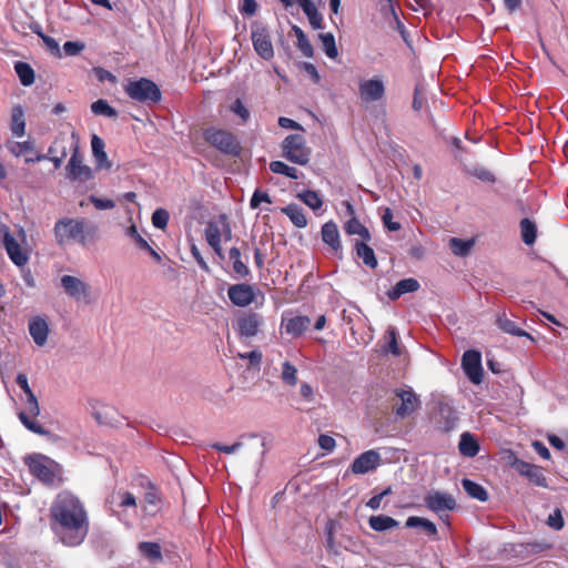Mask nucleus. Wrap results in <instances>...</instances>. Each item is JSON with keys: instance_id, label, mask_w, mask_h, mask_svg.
<instances>
[{"instance_id": "f257e3e1", "label": "nucleus", "mask_w": 568, "mask_h": 568, "mask_svg": "<svg viewBox=\"0 0 568 568\" xmlns=\"http://www.w3.org/2000/svg\"><path fill=\"white\" fill-rule=\"evenodd\" d=\"M51 526L67 546L80 545L89 530L88 515L83 504L74 495L63 491L50 507Z\"/></svg>"}, {"instance_id": "f03ea898", "label": "nucleus", "mask_w": 568, "mask_h": 568, "mask_svg": "<svg viewBox=\"0 0 568 568\" xmlns=\"http://www.w3.org/2000/svg\"><path fill=\"white\" fill-rule=\"evenodd\" d=\"M54 236L59 245L77 241L80 244L85 243L87 223L84 219L64 217L54 224Z\"/></svg>"}, {"instance_id": "7ed1b4c3", "label": "nucleus", "mask_w": 568, "mask_h": 568, "mask_svg": "<svg viewBox=\"0 0 568 568\" xmlns=\"http://www.w3.org/2000/svg\"><path fill=\"white\" fill-rule=\"evenodd\" d=\"M204 140L216 150L229 155H239L241 144L237 138L223 129L207 128L203 133Z\"/></svg>"}, {"instance_id": "20e7f679", "label": "nucleus", "mask_w": 568, "mask_h": 568, "mask_svg": "<svg viewBox=\"0 0 568 568\" xmlns=\"http://www.w3.org/2000/svg\"><path fill=\"white\" fill-rule=\"evenodd\" d=\"M282 155L292 163L306 165L311 159V149L301 134H290L282 142Z\"/></svg>"}, {"instance_id": "39448f33", "label": "nucleus", "mask_w": 568, "mask_h": 568, "mask_svg": "<svg viewBox=\"0 0 568 568\" xmlns=\"http://www.w3.org/2000/svg\"><path fill=\"white\" fill-rule=\"evenodd\" d=\"M125 93L133 100L143 103H155L161 100L159 87L146 78L130 81L125 87Z\"/></svg>"}, {"instance_id": "423d86ee", "label": "nucleus", "mask_w": 568, "mask_h": 568, "mask_svg": "<svg viewBox=\"0 0 568 568\" xmlns=\"http://www.w3.org/2000/svg\"><path fill=\"white\" fill-rule=\"evenodd\" d=\"M60 287L73 301L84 304L91 303V286L82 277L64 274L60 277Z\"/></svg>"}, {"instance_id": "0eeeda50", "label": "nucleus", "mask_w": 568, "mask_h": 568, "mask_svg": "<svg viewBox=\"0 0 568 568\" xmlns=\"http://www.w3.org/2000/svg\"><path fill=\"white\" fill-rule=\"evenodd\" d=\"M30 473L44 484H53L57 476V464L50 458L36 454L26 458Z\"/></svg>"}, {"instance_id": "6e6552de", "label": "nucleus", "mask_w": 568, "mask_h": 568, "mask_svg": "<svg viewBox=\"0 0 568 568\" xmlns=\"http://www.w3.org/2000/svg\"><path fill=\"white\" fill-rule=\"evenodd\" d=\"M251 40L255 52L264 60L268 61L274 57V48L267 29L258 22L251 27Z\"/></svg>"}, {"instance_id": "1a4fd4ad", "label": "nucleus", "mask_w": 568, "mask_h": 568, "mask_svg": "<svg viewBox=\"0 0 568 568\" xmlns=\"http://www.w3.org/2000/svg\"><path fill=\"white\" fill-rule=\"evenodd\" d=\"M67 176L71 181L87 182L92 179V169L83 163L78 142L73 143L72 155L65 166Z\"/></svg>"}, {"instance_id": "9d476101", "label": "nucleus", "mask_w": 568, "mask_h": 568, "mask_svg": "<svg viewBox=\"0 0 568 568\" xmlns=\"http://www.w3.org/2000/svg\"><path fill=\"white\" fill-rule=\"evenodd\" d=\"M264 325V317L255 312L242 313L236 322L235 329L241 338H252L258 334Z\"/></svg>"}, {"instance_id": "9b49d317", "label": "nucleus", "mask_w": 568, "mask_h": 568, "mask_svg": "<svg viewBox=\"0 0 568 568\" xmlns=\"http://www.w3.org/2000/svg\"><path fill=\"white\" fill-rule=\"evenodd\" d=\"M462 367L471 383L478 385L483 382L481 354L478 351H466L462 357Z\"/></svg>"}, {"instance_id": "f8f14e48", "label": "nucleus", "mask_w": 568, "mask_h": 568, "mask_svg": "<svg viewBox=\"0 0 568 568\" xmlns=\"http://www.w3.org/2000/svg\"><path fill=\"white\" fill-rule=\"evenodd\" d=\"M510 465L518 471L520 476L526 477L531 484L542 488L548 487L547 478L545 477L540 466L527 463L517 457H514Z\"/></svg>"}, {"instance_id": "ddd939ff", "label": "nucleus", "mask_w": 568, "mask_h": 568, "mask_svg": "<svg viewBox=\"0 0 568 568\" xmlns=\"http://www.w3.org/2000/svg\"><path fill=\"white\" fill-rule=\"evenodd\" d=\"M359 98L362 102L369 103L379 101L385 95V84L378 78L367 79L359 81L358 84Z\"/></svg>"}, {"instance_id": "4468645a", "label": "nucleus", "mask_w": 568, "mask_h": 568, "mask_svg": "<svg viewBox=\"0 0 568 568\" xmlns=\"http://www.w3.org/2000/svg\"><path fill=\"white\" fill-rule=\"evenodd\" d=\"M382 462L381 454L374 449L366 450L357 456L351 465V470L356 475H364L375 470Z\"/></svg>"}, {"instance_id": "2eb2a0df", "label": "nucleus", "mask_w": 568, "mask_h": 568, "mask_svg": "<svg viewBox=\"0 0 568 568\" xmlns=\"http://www.w3.org/2000/svg\"><path fill=\"white\" fill-rule=\"evenodd\" d=\"M87 407L92 417L100 425H110L114 419L115 409L113 406L102 402L99 398L90 397L87 400Z\"/></svg>"}, {"instance_id": "dca6fc26", "label": "nucleus", "mask_w": 568, "mask_h": 568, "mask_svg": "<svg viewBox=\"0 0 568 568\" xmlns=\"http://www.w3.org/2000/svg\"><path fill=\"white\" fill-rule=\"evenodd\" d=\"M424 500L426 507L437 514L456 508L454 496L444 491H433L428 494Z\"/></svg>"}, {"instance_id": "f3484780", "label": "nucleus", "mask_w": 568, "mask_h": 568, "mask_svg": "<svg viewBox=\"0 0 568 568\" xmlns=\"http://www.w3.org/2000/svg\"><path fill=\"white\" fill-rule=\"evenodd\" d=\"M7 149L14 156L28 155L26 158L27 163L47 160V155L38 153L34 143L30 140L23 142H8Z\"/></svg>"}, {"instance_id": "a211bd4d", "label": "nucleus", "mask_w": 568, "mask_h": 568, "mask_svg": "<svg viewBox=\"0 0 568 568\" xmlns=\"http://www.w3.org/2000/svg\"><path fill=\"white\" fill-rule=\"evenodd\" d=\"M227 295L231 302L240 307H245L255 300L253 286L244 283L230 286Z\"/></svg>"}, {"instance_id": "6ab92c4d", "label": "nucleus", "mask_w": 568, "mask_h": 568, "mask_svg": "<svg viewBox=\"0 0 568 568\" xmlns=\"http://www.w3.org/2000/svg\"><path fill=\"white\" fill-rule=\"evenodd\" d=\"M29 334L34 344L42 347L47 344L50 333L48 321L42 316H33L29 320Z\"/></svg>"}, {"instance_id": "aec40b11", "label": "nucleus", "mask_w": 568, "mask_h": 568, "mask_svg": "<svg viewBox=\"0 0 568 568\" xmlns=\"http://www.w3.org/2000/svg\"><path fill=\"white\" fill-rule=\"evenodd\" d=\"M2 244L6 248L8 256L17 266H24L28 263L29 256L27 252H24L21 248L18 241L10 233V230L8 231V233H6V236L2 240Z\"/></svg>"}, {"instance_id": "412c9836", "label": "nucleus", "mask_w": 568, "mask_h": 568, "mask_svg": "<svg viewBox=\"0 0 568 568\" xmlns=\"http://www.w3.org/2000/svg\"><path fill=\"white\" fill-rule=\"evenodd\" d=\"M310 325L311 320L308 316L282 317V327L285 329V333L294 337L301 336Z\"/></svg>"}, {"instance_id": "4be33fe9", "label": "nucleus", "mask_w": 568, "mask_h": 568, "mask_svg": "<svg viewBox=\"0 0 568 568\" xmlns=\"http://www.w3.org/2000/svg\"><path fill=\"white\" fill-rule=\"evenodd\" d=\"M222 224L216 222H209L205 227V240L207 244L214 250V252L223 258V251H222Z\"/></svg>"}, {"instance_id": "5701e85b", "label": "nucleus", "mask_w": 568, "mask_h": 568, "mask_svg": "<svg viewBox=\"0 0 568 568\" xmlns=\"http://www.w3.org/2000/svg\"><path fill=\"white\" fill-rule=\"evenodd\" d=\"M402 404L396 409V415L399 417H406L414 413L419 407L418 397L410 390H400L397 393Z\"/></svg>"}, {"instance_id": "b1692460", "label": "nucleus", "mask_w": 568, "mask_h": 568, "mask_svg": "<svg viewBox=\"0 0 568 568\" xmlns=\"http://www.w3.org/2000/svg\"><path fill=\"white\" fill-rule=\"evenodd\" d=\"M457 422V415L454 408L445 402L439 403L438 407V419L437 423L439 428L444 432L452 430Z\"/></svg>"}, {"instance_id": "393cba45", "label": "nucleus", "mask_w": 568, "mask_h": 568, "mask_svg": "<svg viewBox=\"0 0 568 568\" xmlns=\"http://www.w3.org/2000/svg\"><path fill=\"white\" fill-rule=\"evenodd\" d=\"M322 240L334 251L341 248L339 232L336 223L331 221L322 226Z\"/></svg>"}, {"instance_id": "a878e982", "label": "nucleus", "mask_w": 568, "mask_h": 568, "mask_svg": "<svg viewBox=\"0 0 568 568\" xmlns=\"http://www.w3.org/2000/svg\"><path fill=\"white\" fill-rule=\"evenodd\" d=\"M10 129L12 134L17 138H21L26 134L24 111L19 104L12 108Z\"/></svg>"}, {"instance_id": "bb28decb", "label": "nucleus", "mask_w": 568, "mask_h": 568, "mask_svg": "<svg viewBox=\"0 0 568 568\" xmlns=\"http://www.w3.org/2000/svg\"><path fill=\"white\" fill-rule=\"evenodd\" d=\"M138 550L151 562H160L163 559L161 546L158 542L142 541L138 545Z\"/></svg>"}, {"instance_id": "cd10ccee", "label": "nucleus", "mask_w": 568, "mask_h": 568, "mask_svg": "<svg viewBox=\"0 0 568 568\" xmlns=\"http://www.w3.org/2000/svg\"><path fill=\"white\" fill-rule=\"evenodd\" d=\"M419 288V283L415 278L400 280L394 287L388 292L390 300H397L399 296L406 293L416 292Z\"/></svg>"}, {"instance_id": "c85d7f7f", "label": "nucleus", "mask_w": 568, "mask_h": 568, "mask_svg": "<svg viewBox=\"0 0 568 568\" xmlns=\"http://www.w3.org/2000/svg\"><path fill=\"white\" fill-rule=\"evenodd\" d=\"M91 148H92V154L97 160L98 166L110 169L111 163L108 161V155L104 151L103 140L100 136L94 134L91 139Z\"/></svg>"}, {"instance_id": "c756f323", "label": "nucleus", "mask_w": 568, "mask_h": 568, "mask_svg": "<svg viewBox=\"0 0 568 568\" xmlns=\"http://www.w3.org/2000/svg\"><path fill=\"white\" fill-rule=\"evenodd\" d=\"M458 448L462 455L466 457H474L479 452V445L475 437L469 433H464L460 436Z\"/></svg>"}, {"instance_id": "7c9ffc66", "label": "nucleus", "mask_w": 568, "mask_h": 568, "mask_svg": "<svg viewBox=\"0 0 568 568\" xmlns=\"http://www.w3.org/2000/svg\"><path fill=\"white\" fill-rule=\"evenodd\" d=\"M368 525L375 531H385L397 527L399 524L397 520L389 516L377 515L369 517Z\"/></svg>"}, {"instance_id": "2f4dec72", "label": "nucleus", "mask_w": 568, "mask_h": 568, "mask_svg": "<svg viewBox=\"0 0 568 568\" xmlns=\"http://www.w3.org/2000/svg\"><path fill=\"white\" fill-rule=\"evenodd\" d=\"M282 212L290 217L295 226L305 227L307 225V219L304 211L297 204H290L286 207H283Z\"/></svg>"}, {"instance_id": "473e14b6", "label": "nucleus", "mask_w": 568, "mask_h": 568, "mask_svg": "<svg viewBox=\"0 0 568 568\" xmlns=\"http://www.w3.org/2000/svg\"><path fill=\"white\" fill-rule=\"evenodd\" d=\"M355 248L357 256L363 260V263L366 266L371 268H375L377 266V260L372 247L363 242H356Z\"/></svg>"}, {"instance_id": "72a5a7b5", "label": "nucleus", "mask_w": 568, "mask_h": 568, "mask_svg": "<svg viewBox=\"0 0 568 568\" xmlns=\"http://www.w3.org/2000/svg\"><path fill=\"white\" fill-rule=\"evenodd\" d=\"M462 486L471 498L479 501H486L488 499V493L481 485L470 479H463Z\"/></svg>"}, {"instance_id": "f704fd0d", "label": "nucleus", "mask_w": 568, "mask_h": 568, "mask_svg": "<svg viewBox=\"0 0 568 568\" xmlns=\"http://www.w3.org/2000/svg\"><path fill=\"white\" fill-rule=\"evenodd\" d=\"M475 240H462L457 237L449 239V247L456 256H466L470 253Z\"/></svg>"}, {"instance_id": "c9c22d12", "label": "nucleus", "mask_w": 568, "mask_h": 568, "mask_svg": "<svg viewBox=\"0 0 568 568\" xmlns=\"http://www.w3.org/2000/svg\"><path fill=\"white\" fill-rule=\"evenodd\" d=\"M229 258L232 261L233 271L240 277H246L250 275V268L247 265L241 260V251L237 247H231L229 251Z\"/></svg>"}, {"instance_id": "e433bc0d", "label": "nucleus", "mask_w": 568, "mask_h": 568, "mask_svg": "<svg viewBox=\"0 0 568 568\" xmlns=\"http://www.w3.org/2000/svg\"><path fill=\"white\" fill-rule=\"evenodd\" d=\"M14 70L21 84L24 87H29L34 82V71L28 63L18 61L14 64Z\"/></svg>"}, {"instance_id": "4c0bfd02", "label": "nucleus", "mask_w": 568, "mask_h": 568, "mask_svg": "<svg viewBox=\"0 0 568 568\" xmlns=\"http://www.w3.org/2000/svg\"><path fill=\"white\" fill-rule=\"evenodd\" d=\"M497 325H498V327L501 331H504L507 334H510V335H514V336H526V337L531 338L530 335L527 332H525L524 329L517 327L515 322H513L511 320L507 318L505 315H499L498 316Z\"/></svg>"}, {"instance_id": "58836bf2", "label": "nucleus", "mask_w": 568, "mask_h": 568, "mask_svg": "<svg viewBox=\"0 0 568 568\" xmlns=\"http://www.w3.org/2000/svg\"><path fill=\"white\" fill-rule=\"evenodd\" d=\"M406 527L413 528V527H422L428 535L436 536L437 535V528L436 525L422 517L412 516L408 517L406 520Z\"/></svg>"}, {"instance_id": "ea45409f", "label": "nucleus", "mask_w": 568, "mask_h": 568, "mask_svg": "<svg viewBox=\"0 0 568 568\" xmlns=\"http://www.w3.org/2000/svg\"><path fill=\"white\" fill-rule=\"evenodd\" d=\"M91 111L95 115H103L110 119H115L118 116V112L114 108H112L108 101L103 99H99L91 104Z\"/></svg>"}, {"instance_id": "a19ab883", "label": "nucleus", "mask_w": 568, "mask_h": 568, "mask_svg": "<svg viewBox=\"0 0 568 568\" xmlns=\"http://www.w3.org/2000/svg\"><path fill=\"white\" fill-rule=\"evenodd\" d=\"M345 232L349 235H359L363 240L366 241L371 240L369 231L356 217H352L345 224Z\"/></svg>"}, {"instance_id": "79ce46f5", "label": "nucleus", "mask_w": 568, "mask_h": 568, "mask_svg": "<svg viewBox=\"0 0 568 568\" xmlns=\"http://www.w3.org/2000/svg\"><path fill=\"white\" fill-rule=\"evenodd\" d=\"M521 239L525 244L531 245L536 241L537 227L529 219H523L520 222Z\"/></svg>"}, {"instance_id": "37998d69", "label": "nucleus", "mask_w": 568, "mask_h": 568, "mask_svg": "<svg viewBox=\"0 0 568 568\" xmlns=\"http://www.w3.org/2000/svg\"><path fill=\"white\" fill-rule=\"evenodd\" d=\"M318 38L322 42V49L324 50L325 54L329 59H336L338 55V50L336 48L334 34L331 32L321 33Z\"/></svg>"}, {"instance_id": "c03bdc74", "label": "nucleus", "mask_w": 568, "mask_h": 568, "mask_svg": "<svg viewBox=\"0 0 568 568\" xmlns=\"http://www.w3.org/2000/svg\"><path fill=\"white\" fill-rule=\"evenodd\" d=\"M270 169L273 173L283 174V175L294 179V180L300 178V172L297 171V169L290 166L282 161L271 162Z\"/></svg>"}, {"instance_id": "a18cd8bd", "label": "nucleus", "mask_w": 568, "mask_h": 568, "mask_svg": "<svg viewBox=\"0 0 568 568\" xmlns=\"http://www.w3.org/2000/svg\"><path fill=\"white\" fill-rule=\"evenodd\" d=\"M19 419L30 432L38 435H48L49 432L44 429L36 417L29 416L27 413H19Z\"/></svg>"}, {"instance_id": "49530a36", "label": "nucleus", "mask_w": 568, "mask_h": 568, "mask_svg": "<svg viewBox=\"0 0 568 568\" xmlns=\"http://www.w3.org/2000/svg\"><path fill=\"white\" fill-rule=\"evenodd\" d=\"M60 144V141H54L53 144L48 150L47 159H50V161L53 162L54 168L59 169L68 155V149L65 145L61 146V152L58 154V146Z\"/></svg>"}, {"instance_id": "de8ad7c7", "label": "nucleus", "mask_w": 568, "mask_h": 568, "mask_svg": "<svg viewBox=\"0 0 568 568\" xmlns=\"http://www.w3.org/2000/svg\"><path fill=\"white\" fill-rule=\"evenodd\" d=\"M281 379L287 386H295L297 384V368L290 362L282 364Z\"/></svg>"}, {"instance_id": "09e8293b", "label": "nucleus", "mask_w": 568, "mask_h": 568, "mask_svg": "<svg viewBox=\"0 0 568 568\" xmlns=\"http://www.w3.org/2000/svg\"><path fill=\"white\" fill-rule=\"evenodd\" d=\"M298 197L312 210H318L323 205V201L320 197L318 193L315 191H304L303 193L298 194Z\"/></svg>"}, {"instance_id": "8fccbe9b", "label": "nucleus", "mask_w": 568, "mask_h": 568, "mask_svg": "<svg viewBox=\"0 0 568 568\" xmlns=\"http://www.w3.org/2000/svg\"><path fill=\"white\" fill-rule=\"evenodd\" d=\"M386 336L388 337V343H387L385 351L392 353L395 356H399L400 349H399L398 343H397L396 328L393 326H389L386 331Z\"/></svg>"}, {"instance_id": "3c124183", "label": "nucleus", "mask_w": 568, "mask_h": 568, "mask_svg": "<svg viewBox=\"0 0 568 568\" xmlns=\"http://www.w3.org/2000/svg\"><path fill=\"white\" fill-rule=\"evenodd\" d=\"M230 110L237 115L242 123H246L250 119V110L244 105L241 99H236L230 106Z\"/></svg>"}, {"instance_id": "603ef678", "label": "nucleus", "mask_w": 568, "mask_h": 568, "mask_svg": "<svg viewBox=\"0 0 568 568\" xmlns=\"http://www.w3.org/2000/svg\"><path fill=\"white\" fill-rule=\"evenodd\" d=\"M169 213L164 209H158L152 214V224L154 227L164 230L169 223Z\"/></svg>"}, {"instance_id": "864d4df0", "label": "nucleus", "mask_w": 568, "mask_h": 568, "mask_svg": "<svg viewBox=\"0 0 568 568\" xmlns=\"http://www.w3.org/2000/svg\"><path fill=\"white\" fill-rule=\"evenodd\" d=\"M303 11L307 16L308 21L314 29L323 28V26H322L323 17L317 11L315 4H312L310 8H304Z\"/></svg>"}, {"instance_id": "5fc2aeb1", "label": "nucleus", "mask_w": 568, "mask_h": 568, "mask_svg": "<svg viewBox=\"0 0 568 568\" xmlns=\"http://www.w3.org/2000/svg\"><path fill=\"white\" fill-rule=\"evenodd\" d=\"M113 498L118 500V506L122 508L136 507V499L133 494L129 491H119Z\"/></svg>"}, {"instance_id": "6e6d98bb", "label": "nucleus", "mask_w": 568, "mask_h": 568, "mask_svg": "<svg viewBox=\"0 0 568 568\" xmlns=\"http://www.w3.org/2000/svg\"><path fill=\"white\" fill-rule=\"evenodd\" d=\"M159 501V496H158V493L153 489L149 490L145 493L144 495V511L148 514V515H154L155 514V506Z\"/></svg>"}, {"instance_id": "4d7b16f0", "label": "nucleus", "mask_w": 568, "mask_h": 568, "mask_svg": "<svg viewBox=\"0 0 568 568\" xmlns=\"http://www.w3.org/2000/svg\"><path fill=\"white\" fill-rule=\"evenodd\" d=\"M26 400V412L29 416L37 417L40 414V406L33 393H30Z\"/></svg>"}, {"instance_id": "13d9d810", "label": "nucleus", "mask_w": 568, "mask_h": 568, "mask_svg": "<svg viewBox=\"0 0 568 568\" xmlns=\"http://www.w3.org/2000/svg\"><path fill=\"white\" fill-rule=\"evenodd\" d=\"M470 174L484 182H495V175L483 166H475L470 171Z\"/></svg>"}, {"instance_id": "bf43d9fd", "label": "nucleus", "mask_w": 568, "mask_h": 568, "mask_svg": "<svg viewBox=\"0 0 568 568\" xmlns=\"http://www.w3.org/2000/svg\"><path fill=\"white\" fill-rule=\"evenodd\" d=\"M382 221L389 231L395 232L400 230L402 225L398 222L393 221V212L389 207L384 209L382 214Z\"/></svg>"}, {"instance_id": "052dcab7", "label": "nucleus", "mask_w": 568, "mask_h": 568, "mask_svg": "<svg viewBox=\"0 0 568 568\" xmlns=\"http://www.w3.org/2000/svg\"><path fill=\"white\" fill-rule=\"evenodd\" d=\"M84 48L85 44L80 41H67L63 44L64 53L69 57L78 55Z\"/></svg>"}, {"instance_id": "680f3d73", "label": "nucleus", "mask_w": 568, "mask_h": 568, "mask_svg": "<svg viewBox=\"0 0 568 568\" xmlns=\"http://www.w3.org/2000/svg\"><path fill=\"white\" fill-rule=\"evenodd\" d=\"M262 202L272 203V201L266 192H263L261 190H255V192L253 193V195L251 197L250 206L252 209H257Z\"/></svg>"}, {"instance_id": "e2e57ef3", "label": "nucleus", "mask_w": 568, "mask_h": 568, "mask_svg": "<svg viewBox=\"0 0 568 568\" xmlns=\"http://www.w3.org/2000/svg\"><path fill=\"white\" fill-rule=\"evenodd\" d=\"M38 34L41 37V39L43 40L47 49L55 54L57 57H61V51H60V45L58 43V41L49 36H45L43 34L42 32H38Z\"/></svg>"}, {"instance_id": "0e129e2a", "label": "nucleus", "mask_w": 568, "mask_h": 568, "mask_svg": "<svg viewBox=\"0 0 568 568\" xmlns=\"http://www.w3.org/2000/svg\"><path fill=\"white\" fill-rule=\"evenodd\" d=\"M242 447H243V442L242 440H237L236 443H234L232 445H223V444H220V443L212 444V448L213 449L219 450V452L224 453V454H233V453L237 452Z\"/></svg>"}, {"instance_id": "69168bd1", "label": "nucleus", "mask_w": 568, "mask_h": 568, "mask_svg": "<svg viewBox=\"0 0 568 568\" xmlns=\"http://www.w3.org/2000/svg\"><path fill=\"white\" fill-rule=\"evenodd\" d=\"M547 524L556 530H560L564 527V518L559 509L549 515Z\"/></svg>"}, {"instance_id": "338daca9", "label": "nucleus", "mask_w": 568, "mask_h": 568, "mask_svg": "<svg viewBox=\"0 0 568 568\" xmlns=\"http://www.w3.org/2000/svg\"><path fill=\"white\" fill-rule=\"evenodd\" d=\"M90 201L94 205V207L98 210H110V209H113L115 205L112 200L100 199V197H97L93 195L90 197Z\"/></svg>"}, {"instance_id": "774afa93", "label": "nucleus", "mask_w": 568, "mask_h": 568, "mask_svg": "<svg viewBox=\"0 0 568 568\" xmlns=\"http://www.w3.org/2000/svg\"><path fill=\"white\" fill-rule=\"evenodd\" d=\"M297 48L305 57H313L314 50L307 37L297 40Z\"/></svg>"}]
</instances>
